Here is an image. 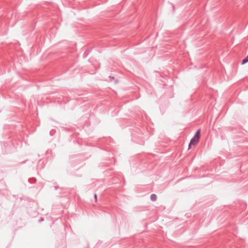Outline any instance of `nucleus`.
I'll use <instances>...</instances> for the list:
<instances>
[{"label": "nucleus", "instance_id": "20e7f679", "mask_svg": "<svg viewBox=\"0 0 248 248\" xmlns=\"http://www.w3.org/2000/svg\"><path fill=\"white\" fill-rule=\"evenodd\" d=\"M109 78L110 80H113L114 79V78L113 77H111V76H110L109 77Z\"/></svg>", "mask_w": 248, "mask_h": 248}, {"label": "nucleus", "instance_id": "f257e3e1", "mask_svg": "<svg viewBox=\"0 0 248 248\" xmlns=\"http://www.w3.org/2000/svg\"><path fill=\"white\" fill-rule=\"evenodd\" d=\"M200 138V130H198L195 134V135L191 139L189 144L188 149L191 148L192 146H195L199 141Z\"/></svg>", "mask_w": 248, "mask_h": 248}, {"label": "nucleus", "instance_id": "7ed1b4c3", "mask_svg": "<svg viewBox=\"0 0 248 248\" xmlns=\"http://www.w3.org/2000/svg\"><path fill=\"white\" fill-rule=\"evenodd\" d=\"M248 62V55L242 61V64H244Z\"/></svg>", "mask_w": 248, "mask_h": 248}, {"label": "nucleus", "instance_id": "f03ea898", "mask_svg": "<svg viewBox=\"0 0 248 248\" xmlns=\"http://www.w3.org/2000/svg\"><path fill=\"white\" fill-rule=\"evenodd\" d=\"M157 199V196L155 194H153L151 195V200L152 201H155Z\"/></svg>", "mask_w": 248, "mask_h": 248}, {"label": "nucleus", "instance_id": "39448f33", "mask_svg": "<svg viewBox=\"0 0 248 248\" xmlns=\"http://www.w3.org/2000/svg\"><path fill=\"white\" fill-rule=\"evenodd\" d=\"M94 198L95 199V200L96 201V200H97V195L96 194H94Z\"/></svg>", "mask_w": 248, "mask_h": 248}]
</instances>
